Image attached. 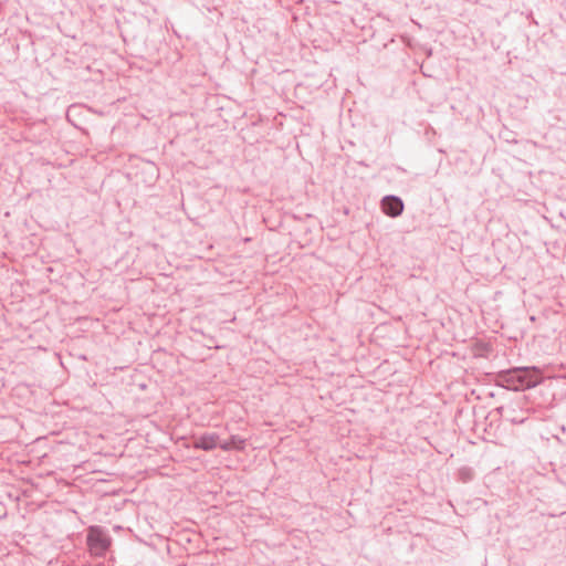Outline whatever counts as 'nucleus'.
<instances>
[{"mask_svg": "<svg viewBox=\"0 0 566 566\" xmlns=\"http://www.w3.org/2000/svg\"><path fill=\"white\" fill-rule=\"evenodd\" d=\"M459 475H460V479L463 481V482H468L472 479V471L471 469L469 468H462L460 471H459Z\"/></svg>", "mask_w": 566, "mask_h": 566, "instance_id": "obj_6", "label": "nucleus"}, {"mask_svg": "<svg viewBox=\"0 0 566 566\" xmlns=\"http://www.w3.org/2000/svg\"><path fill=\"white\" fill-rule=\"evenodd\" d=\"M113 539L108 531L99 525H91L86 530V545L94 557H103L109 551Z\"/></svg>", "mask_w": 566, "mask_h": 566, "instance_id": "obj_2", "label": "nucleus"}, {"mask_svg": "<svg viewBox=\"0 0 566 566\" xmlns=\"http://www.w3.org/2000/svg\"><path fill=\"white\" fill-rule=\"evenodd\" d=\"M220 437L216 432H205L193 440L192 447L198 450L211 451L219 447Z\"/></svg>", "mask_w": 566, "mask_h": 566, "instance_id": "obj_4", "label": "nucleus"}, {"mask_svg": "<svg viewBox=\"0 0 566 566\" xmlns=\"http://www.w3.org/2000/svg\"><path fill=\"white\" fill-rule=\"evenodd\" d=\"M380 207L386 216L397 218L403 212L405 205L400 197L387 195L381 199Z\"/></svg>", "mask_w": 566, "mask_h": 566, "instance_id": "obj_3", "label": "nucleus"}, {"mask_svg": "<svg viewBox=\"0 0 566 566\" xmlns=\"http://www.w3.org/2000/svg\"><path fill=\"white\" fill-rule=\"evenodd\" d=\"M542 381V375L537 367H514L501 370L497 374V384L502 387L523 391L536 387Z\"/></svg>", "mask_w": 566, "mask_h": 566, "instance_id": "obj_1", "label": "nucleus"}, {"mask_svg": "<svg viewBox=\"0 0 566 566\" xmlns=\"http://www.w3.org/2000/svg\"><path fill=\"white\" fill-rule=\"evenodd\" d=\"M245 447V439L238 434H232L228 440L219 442L222 451L238 450L241 451Z\"/></svg>", "mask_w": 566, "mask_h": 566, "instance_id": "obj_5", "label": "nucleus"}]
</instances>
